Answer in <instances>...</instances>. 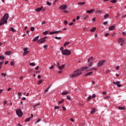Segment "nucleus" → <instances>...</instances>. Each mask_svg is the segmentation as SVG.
Wrapping results in <instances>:
<instances>
[{"label":"nucleus","mask_w":126,"mask_h":126,"mask_svg":"<svg viewBox=\"0 0 126 126\" xmlns=\"http://www.w3.org/2000/svg\"><path fill=\"white\" fill-rule=\"evenodd\" d=\"M122 34H123V35H124V36H125V35H126V32H122Z\"/></svg>","instance_id":"nucleus-62"},{"label":"nucleus","mask_w":126,"mask_h":126,"mask_svg":"<svg viewBox=\"0 0 126 126\" xmlns=\"http://www.w3.org/2000/svg\"><path fill=\"white\" fill-rule=\"evenodd\" d=\"M96 12H97V13H102V11L100 10H97Z\"/></svg>","instance_id":"nucleus-40"},{"label":"nucleus","mask_w":126,"mask_h":126,"mask_svg":"<svg viewBox=\"0 0 126 126\" xmlns=\"http://www.w3.org/2000/svg\"><path fill=\"white\" fill-rule=\"evenodd\" d=\"M4 59V56L3 55L0 56V61H2Z\"/></svg>","instance_id":"nucleus-33"},{"label":"nucleus","mask_w":126,"mask_h":126,"mask_svg":"<svg viewBox=\"0 0 126 126\" xmlns=\"http://www.w3.org/2000/svg\"><path fill=\"white\" fill-rule=\"evenodd\" d=\"M70 121L72 122V123H73V122H74V120L73 119H72V118H71V119H70Z\"/></svg>","instance_id":"nucleus-60"},{"label":"nucleus","mask_w":126,"mask_h":126,"mask_svg":"<svg viewBox=\"0 0 126 126\" xmlns=\"http://www.w3.org/2000/svg\"><path fill=\"white\" fill-rule=\"evenodd\" d=\"M106 62L105 60H102V61H100L99 62H98V63H97V66L99 67V66H101V65H103V64H104V63Z\"/></svg>","instance_id":"nucleus-6"},{"label":"nucleus","mask_w":126,"mask_h":126,"mask_svg":"<svg viewBox=\"0 0 126 126\" xmlns=\"http://www.w3.org/2000/svg\"><path fill=\"white\" fill-rule=\"evenodd\" d=\"M64 24H65V25H66V24H67V21H64Z\"/></svg>","instance_id":"nucleus-61"},{"label":"nucleus","mask_w":126,"mask_h":126,"mask_svg":"<svg viewBox=\"0 0 126 126\" xmlns=\"http://www.w3.org/2000/svg\"><path fill=\"white\" fill-rule=\"evenodd\" d=\"M107 24H108V22H103V25H107Z\"/></svg>","instance_id":"nucleus-58"},{"label":"nucleus","mask_w":126,"mask_h":126,"mask_svg":"<svg viewBox=\"0 0 126 126\" xmlns=\"http://www.w3.org/2000/svg\"><path fill=\"white\" fill-rule=\"evenodd\" d=\"M62 109L63 111H66V108H65V107L63 106L62 107Z\"/></svg>","instance_id":"nucleus-49"},{"label":"nucleus","mask_w":126,"mask_h":126,"mask_svg":"<svg viewBox=\"0 0 126 126\" xmlns=\"http://www.w3.org/2000/svg\"><path fill=\"white\" fill-rule=\"evenodd\" d=\"M9 18V15L8 13H5L0 21V26H1L5 23H7V20Z\"/></svg>","instance_id":"nucleus-1"},{"label":"nucleus","mask_w":126,"mask_h":126,"mask_svg":"<svg viewBox=\"0 0 126 126\" xmlns=\"http://www.w3.org/2000/svg\"><path fill=\"white\" fill-rule=\"evenodd\" d=\"M35 64L34 63H30V65H31V66H34Z\"/></svg>","instance_id":"nucleus-36"},{"label":"nucleus","mask_w":126,"mask_h":126,"mask_svg":"<svg viewBox=\"0 0 126 126\" xmlns=\"http://www.w3.org/2000/svg\"><path fill=\"white\" fill-rule=\"evenodd\" d=\"M42 9H43V6H42L41 7H38V8L35 9V11H36V12H39L41 11V10H42Z\"/></svg>","instance_id":"nucleus-13"},{"label":"nucleus","mask_w":126,"mask_h":126,"mask_svg":"<svg viewBox=\"0 0 126 126\" xmlns=\"http://www.w3.org/2000/svg\"><path fill=\"white\" fill-rule=\"evenodd\" d=\"M42 25H44V24H46V21H44L41 23Z\"/></svg>","instance_id":"nucleus-56"},{"label":"nucleus","mask_w":126,"mask_h":126,"mask_svg":"<svg viewBox=\"0 0 126 126\" xmlns=\"http://www.w3.org/2000/svg\"><path fill=\"white\" fill-rule=\"evenodd\" d=\"M5 55H7V56H9L10 54H11V51H6L5 52Z\"/></svg>","instance_id":"nucleus-25"},{"label":"nucleus","mask_w":126,"mask_h":126,"mask_svg":"<svg viewBox=\"0 0 126 126\" xmlns=\"http://www.w3.org/2000/svg\"><path fill=\"white\" fill-rule=\"evenodd\" d=\"M64 102V100L63 99L59 102V104H62V103H63Z\"/></svg>","instance_id":"nucleus-39"},{"label":"nucleus","mask_w":126,"mask_h":126,"mask_svg":"<svg viewBox=\"0 0 126 126\" xmlns=\"http://www.w3.org/2000/svg\"><path fill=\"white\" fill-rule=\"evenodd\" d=\"M54 109H55V110H57L58 109H60V106H55Z\"/></svg>","instance_id":"nucleus-42"},{"label":"nucleus","mask_w":126,"mask_h":126,"mask_svg":"<svg viewBox=\"0 0 126 126\" xmlns=\"http://www.w3.org/2000/svg\"><path fill=\"white\" fill-rule=\"evenodd\" d=\"M70 44V43H69V42L66 41V42H65L63 44L64 47H65L66 46H67V45H69Z\"/></svg>","instance_id":"nucleus-26"},{"label":"nucleus","mask_w":126,"mask_h":126,"mask_svg":"<svg viewBox=\"0 0 126 126\" xmlns=\"http://www.w3.org/2000/svg\"><path fill=\"white\" fill-rule=\"evenodd\" d=\"M124 38H120L119 39H118V43L119 44L121 43H124Z\"/></svg>","instance_id":"nucleus-14"},{"label":"nucleus","mask_w":126,"mask_h":126,"mask_svg":"<svg viewBox=\"0 0 126 126\" xmlns=\"http://www.w3.org/2000/svg\"><path fill=\"white\" fill-rule=\"evenodd\" d=\"M113 83L115 85H117V87H122V85L120 84V83H121L120 81H117L116 82L115 81H113Z\"/></svg>","instance_id":"nucleus-7"},{"label":"nucleus","mask_w":126,"mask_h":126,"mask_svg":"<svg viewBox=\"0 0 126 126\" xmlns=\"http://www.w3.org/2000/svg\"><path fill=\"white\" fill-rule=\"evenodd\" d=\"M88 18H89V16L87 15L86 16V17H85L84 18V19L85 20V19H88Z\"/></svg>","instance_id":"nucleus-46"},{"label":"nucleus","mask_w":126,"mask_h":126,"mask_svg":"<svg viewBox=\"0 0 126 126\" xmlns=\"http://www.w3.org/2000/svg\"><path fill=\"white\" fill-rule=\"evenodd\" d=\"M67 100H70V99H71L70 96L67 95Z\"/></svg>","instance_id":"nucleus-52"},{"label":"nucleus","mask_w":126,"mask_h":126,"mask_svg":"<svg viewBox=\"0 0 126 126\" xmlns=\"http://www.w3.org/2000/svg\"><path fill=\"white\" fill-rule=\"evenodd\" d=\"M38 39H39V36H37L35 37L33 39L32 41H33V42H36V41H38Z\"/></svg>","instance_id":"nucleus-17"},{"label":"nucleus","mask_w":126,"mask_h":126,"mask_svg":"<svg viewBox=\"0 0 126 126\" xmlns=\"http://www.w3.org/2000/svg\"><path fill=\"white\" fill-rule=\"evenodd\" d=\"M42 82H43V80H40L38 82V84L40 85L41 84Z\"/></svg>","instance_id":"nucleus-41"},{"label":"nucleus","mask_w":126,"mask_h":126,"mask_svg":"<svg viewBox=\"0 0 126 126\" xmlns=\"http://www.w3.org/2000/svg\"><path fill=\"white\" fill-rule=\"evenodd\" d=\"M9 31H12V32H16V30L13 28H10Z\"/></svg>","instance_id":"nucleus-20"},{"label":"nucleus","mask_w":126,"mask_h":126,"mask_svg":"<svg viewBox=\"0 0 126 126\" xmlns=\"http://www.w3.org/2000/svg\"><path fill=\"white\" fill-rule=\"evenodd\" d=\"M22 100H26V98L25 97H23L22 98Z\"/></svg>","instance_id":"nucleus-64"},{"label":"nucleus","mask_w":126,"mask_h":126,"mask_svg":"<svg viewBox=\"0 0 126 126\" xmlns=\"http://www.w3.org/2000/svg\"><path fill=\"white\" fill-rule=\"evenodd\" d=\"M48 33H49V32H48V31H46L43 32V35H47Z\"/></svg>","instance_id":"nucleus-35"},{"label":"nucleus","mask_w":126,"mask_h":126,"mask_svg":"<svg viewBox=\"0 0 126 126\" xmlns=\"http://www.w3.org/2000/svg\"><path fill=\"white\" fill-rule=\"evenodd\" d=\"M110 2L112 3H116V2H117V0H112L110 1Z\"/></svg>","instance_id":"nucleus-34"},{"label":"nucleus","mask_w":126,"mask_h":126,"mask_svg":"<svg viewBox=\"0 0 126 126\" xmlns=\"http://www.w3.org/2000/svg\"><path fill=\"white\" fill-rule=\"evenodd\" d=\"M91 99H92V96H91V95H90L88 97V98H87V101H90V100H91Z\"/></svg>","instance_id":"nucleus-32"},{"label":"nucleus","mask_w":126,"mask_h":126,"mask_svg":"<svg viewBox=\"0 0 126 126\" xmlns=\"http://www.w3.org/2000/svg\"><path fill=\"white\" fill-rule=\"evenodd\" d=\"M92 73H93V71H91L90 72L87 73L84 75H85V76H88V75H90L92 74Z\"/></svg>","instance_id":"nucleus-19"},{"label":"nucleus","mask_w":126,"mask_h":126,"mask_svg":"<svg viewBox=\"0 0 126 126\" xmlns=\"http://www.w3.org/2000/svg\"><path fill=\"white\" fill-rule=\"evenodd\" d=\"M56 66H57V67H59V66H60V63H56Z\"/></svg>","instance_id":"nucleus-53"},{"label":"nucleus","mask_w":126,"mask_h":126,"mask_svg":"<svg viewBox=\"0 0 126 126\" xmlns=\"http://www.w3.org/2000/svg\"><path fill=\"white\" fill-rule=\"evenodd\" d=\"M44 49H47L48 48V45H45L43 46Z\"/></svg>","instance_id":"nucleus-55"},{"label":"nucleus","mask_w":126,"mask_h":126,"mask_svg":"<svg viewBox=\"0 0 126 126\" xmlns=\"http://www.w3.org/2000/svg\"><path fill=\"white\" fill-rule=\"evenodd\" d=\"M86 69H88V66H82L80 68L81 71H83L84 70H86Z\"/></svg>","instance_id":"nucleus-11"},{"label":"nucleus","mask_w":126,"mask_h":126,"mask_svg":"<svg viewBox=\"0 0 126 126\" xmlns=\"http://www.w3.org/2000/svg\"><path fill=\"white\" fill-rule=\"evenodd\" d=\"M64 66H65V65L63 64V65H62L61 66H59L58 67V68H59V69L61 70V69H63V67H64Z\"/></svg>","instance_id":"nucleus-18"},{"label":"nucleus","mask_w":126,"mask_h":126,"mask_svg":"<svg viewBox=\"0 0 126 126\" xmlns=\"http://www.w3.org/2000/svg\"><path fill=\"white\" fill-rule=\"evenodd\" d=\"M39 122H41V119H39L37 121H36V123H39Z\"/></svg>","instance_id":"nucleus-51"},{"label":"nucleus","mask_w":126,"mask_h":126,"mask_svg":"<svg viewBox=\"0 0 126 126\" xmlns=\"http://www.w3.org/2000/svg\"><path fill=\"white\" fill-rule=\"evenodd\" d=\"M37 106H40V103H36V104L33 105V108H37Z\"/></svg>","instance_id":"nucleus-31"},{"label":"nucleus","mask_w":126,"mask_h":126,"mask_svg":"<svg viewBox=\"0 0 126 126\" xmlns=\"http://www.w3.org/2000/svg\"><path fill=\"white\" fill-rule=\"evenodd\" d=\"M60 51H62V52L63 51V47H62L60 48Z\"/></svg>","instance_id":"nucleus-54"},{"label":"nucleus","mask_w":126,"mask_h":126,"mask_svg":"<svg viewBox=\"0 0 126 126\" xmlns=\"http://www.w3.org/2000/svg\"><path fill=\"white\" fill-rule=\"evenodd\" d=\"M96 30V28L94 27L92 29L90 30L91 32H94Z\"/></svg>","instance_id":"nucleus-23"},{"label":"nucleus","mask_w":126,"mask_h":126,"mask_svg":"<svg viewBox=\"0 0 126 126\" xmlns=\"http://www.w3.org/2000/svg\"><path fill=\"white\" fill-rule=\"evenodd\" d=\"M116 69H120V66H117L116 67Z\"/></svg>","instance_id":"nucleus-63"},{"label":"nucleus","mask_w":126,"mask_h":126,"mask_svg":"<svg viewBox=\"0 0 126 126\" xmlns=\"http://www.w3.org/2000/svg\"><path fill=\"white\" fill-rule=\"evenodd\" d=\"M34 30H35V28H34L33 27H32L31 28V31L33 32V31H34Z\"/></svg>","instance_id":"nucleus-38"},{"label":"nucleus","mask_w":126,"mask_h":126,"mask_svg":"<svg viewBox=\"0 0 126 126\" xmlns=\"http://www.w3.org/2000/svg\"><path fill=\"white\" fill-rule=\"evenodd\" d=\"M50 88H51V85H50L48 87V88L44 91V92H48V91H49V89H50Z\"/></svg>","instance_id":"nucleus-28"},{"label":"nucleus","mask_w":126,"mask_h":126,"mask_svg":"<svg viewBox=\"0 0 126 126\" xmlns=\"http://www.w3.org/2000/svg\"><path fill=\"white\" fill-rule=\"evenodd\" d=\"M32 118H33V114H31V117L30 118H27L25 120V122H29V121H30V119H32Z\"/></svg>","instance_id":"nucleus-16"},{"label":"nucleus","mask_w":126,"mask_h":126,"mask_svg":"<svg viewBox=\"0 0 126 126\" xmlns=\"http://www.w3.org/2000/svg\"><path fill=\"white\" fill-rule=\"evenodd\" d=\"M61 32H62V31H57L55 32H49L50 35H53V34H57L58 33H61Z\"/></svg>","instance_id":"nucleus-9"},{"label":"nucleus","mask_w":126,"mask_h":126,"mask_svg":"<svg viewBox=\"0 0 126 126\" xmlns=\"http://www.w3.org/2000/svg\"><path fill=\"white\" fill-rule=\"evenodd\" d=\"M47 38H48V37L47 36L42 37V38L39 39L37 41V43L38 44H43V43H45V42H46V39H47Z\"/></svg>","instance_id":"nucleus-3"},{"label":"nucleus","mask_w":126,"mask_h":126,"mask_svg":"<svg viewBox=\"0 0 126 126\" xmlns=\"http://www.w3.org/2000/svg\"><path fill=\"white\" fill-rule=\"evenodd\" d=\"M62 54L63 55H65V56H69V55L71 54V52L67 49H65L62 51Z\"/></svg>","instance_id":"nucleus-5"},{"label":"nucleus","mask_w":126,"mask_h":126,"mask_svg":"<svg viewBox=\"0 0 126 126\" xmlns=\"http://www.w3.org/2000/svg\"><path fill=\"white\" fill-rule=\"evenodd\" d=\"M1 75H2V76H4V77H5V76H6V74H5L4 73H2L1 74Z\"/></svg>","instance_id":"nucleus-43"},{"label":"nucleus","mask_w":126,"mask_h":126,"mask_svg":"<svg viewBox=\"0 0 126 126\" xmlns=\"http://www.w3.org/2000/svg\"><path fill=\"white\" fill-rule=\"evenodd\" d=\"M55 39H56V40H61V39H62V37H61L56 36L55 37Z\"/></svg>","instance_id":"nucleus-37"},{"label":"nucleus","mask_w":126,"mask_h":126,"mask_svg":"<svg viewBox=\"0 0 126 126\" xmlns=\"http://www.w3.org/2000/svg\"><path fill=\"white\" fill-rule=\"evenodd\" d=\"M68 93V92L66 91V92H63L62 93V95H67V94Z\"/></svg>","instance_id":"nucleus-24"},{"label":"nucleus","mask_w":126,"mask_h":126,"mask_svg":"<svg viewBox=\"0 0 126 126\" xmlns=\"http://www.w3.org/2000/svg\"><path fill=\"white\" fill-rule=\"evenodd\" d=\"M60 8L62 10H64L65 9H66V8H67V5H62L60 7Z\"/></svg>","instance_id":"nucleus-8"},{"label":"nucleus","mask_w":126,"mask_h":126,"mask_svg":"<svg viewBox=\"0 0 126 126\" xmlns=\"http://www.w3.org/2000/svg\"><path fill=\"white\" fill-rule=\"evenodd\" d=\"M93 61V57H91L88 60V63H89V62H92Z\"/></svg>","instance_id":"nucleus-30"},{"label":"nucleus","mask_w":126,"mask_h":126,"mask_svg":"<svg viewBox=\"0 0 126 126\" xmlns=\"http://www.w3.org/2000/svg\"><path fill=\"white\" fill-rule=\"evenodd\" d=\"M95 97H96V94H93L92 97L93 98H95Z\"/></svg>","instance_id":"nucleus-45"},{"label":"nucleus","mask_w":126,"mask_h":126,"mask_svg":"<svg viewBox=\"0 0 126 126\" xmlns=\"http://www.w3.org/2000/svg\"><path fill=\"white\" fill-rule=\"evenodd\" d=\"M16 113L17 115L19 117V118H21L22 116H23V112H22V111H21V109H17L16 110Z\"/></svg>","instance_id":"nucleus-4"},{"label":"nucleus","mask_w":126,"mask_h":126,"mask_svg":"<svg viewBox=\"0 0 126 126\" xmlns=\"http://www.w3.org/2000/svg\"><path fill=\"white\" fill-rule=\"evenodd\" d=\"M78 4L79 5H83V4H85V2H80L78 3Z\"/></svg>","instance_id":"nucleus-29"},{"label":"nucleus","mask_w":126,"mask_h":126,"mask_svg":"<svg viewBox=\"0 0 126 126\" xmlns=\"http://www.w3.org/2000/svg\"><path fill=\"white\" fill-rule=\"evenodd\" d=\"M23 50H24V53H23V56H25L26 55H27V54H28V53L29 52L28 51V48H25L23 49Z\"/></svg>","instance_id":"nucleus-10"},{"label":"nucleus","mask_w":126,"mask_h":126,"mask_svg":"<svg viewBox=\"0 0 126 126\" xmlns=\"http://www.w3.org/2000/svg\"><path fill=\"white\" fill-rule=\"evenodd\" d=\"M116 28V26H112L108 28L109 30L113 31L115 30V29Z\"/></svg>","instance_id":"nucleus-15"},{"label":"nucleus","mask_w":126,"mask_h":126,"mask_svg":"<svg viewBox=\"0 0 126 126\" xmlns=\"http://www.w3.org/2000/svg\"><path fill=\"white\" fill-rule=\"evenodd\" d=\"M50 69H53V68H54V65H51L50 67H49Z\"/></svg>","instance_id":"nucleus-59"},{"label":"nucleus","mask_w":126,"mask_h":126,"mask_svg":"<svg viewBox=\"0 0 126 126\" xmlns=\"http://www.w3.org/2000/svg\"><path fill=\"white\" fill-rule=\"evenodd\" d=\"M80 74H82V72L80 70V69H78L74 71V73L69 76L70 78H73V77H76L79 76Z\"/></svg>","instance_id":"nucleus-2"},{"label":"nucleus","mask_w":126,"mask_h":126,"mask_svg":"<svg viewBox=\"0 0 126 126\" xmlns=\"http://www.w3.org/2000/svg\"><path fill=\"white\" fill-rule=\"evenodd\" d=\"M18 96L19 98H20V96H21V92L18 93Z\"/></svg>","instance_id":"nucleus-44"},{"label":"nucleus","mask_w":126,"mask_h":126,"mask_svg":"<svg viewBox=\"0 0 126 126\" xmlns=\"http://www.w3.org/2000/svg\"><path fill=\"white\" fill-rule=\"evenodd\" d=\"M47 5H52V3H51V2L47 1Z\"/></svg>","instance_id":"nucleus-48"},{"label":"nucleus","mask_w":126,"mask_h":126,"mask_svg":"<svg viewBox=\"0 0 126 126\" xmlns=\"http://www.w3.org/2000/svg\"><path fill=\"white\" fill-rule=\"evenodd\" d=\"M14 65V62H10V65Z\"/></svg>","instance_id":"nucleus-50"},{"label":"nucleus","mask_w":126,"mask_h":126,"mask_svg":"<svg viewBox=\"0 0 126 126\" xmlns=\"http://www.w3.org/2000/svg\"><path fill=\"white\" fill-rule=\"evenodd\" d=\"M108 17H109V14L108 13L105 14L104 16V19H107V18H108Z\"/></svg>","instance_id":"nucleus-21"},{"label":"nucleus","mask_w":126,"mask_h":126,"mask_svg":"<svg viewBox=\"0 0 126 126\" xmlns=\"http://www.w3.org/2000/svg\"><path fill=\"white\" fill-rule=\"evenodd\" d=\"M94 11H95V9H92L91 10H87L86 13L89 14L93 13Z\"/></svg>","instance_id":"nucleus-12"},{"label":"nucleus","mask_w":126,"mask_h":126,"mask_svg":"<svg viewBox=\"0 0 126 126\" xmlns=\"http://www.w3.org/2000/svg\"><path fill=\"white\" fill-rule=\"evenodd\" d=\"M93 64V63H92V62H91L90 63H89V66H92V65Z\"/></svg>","instance_id":"nucleus-47"},{"label":"nucleus","mask_w":126,"mask_h":126,"mask_svg":"<svg viewBox=\"0 0 126 126\" xmlns=\"http://www.w3.org/2000/svg\"><path fill=\"white\" fill-rule=\"evenodd\" d=\"M95 112H96V108H94L91 111V114H94V113H95Z\"/></svg>","instance_id":"nucleus-22"},{"label":"nucleus","mask_w":126,"mask_h":126,"mask_svg":"<svg viewBox=\"0 0 126 126\" xmlns=\"http://www.w3.org/2000/svg\"><path fill=\"white\" fill-rule=\"evenodd\" d=\"M125 109H126V108H125V107H123V106L118 107L119 110H125Z\"/></svg>","instance_id":"nucleus-27"},{"label":"nucleus","mask_w":126,"mask_h":126,"mask_svg":"<svg viewBox=\"0 0 126 126\" xmlns=\"http://www.w3.org/2000/svg\"><path fill=\"white\" fill-rule=\"evenodd\" d=\"M35 70H38V69H39V66H37L36 67H35Z\"/></svg>","instance_id":"nucleus-57"}]
</instances>
